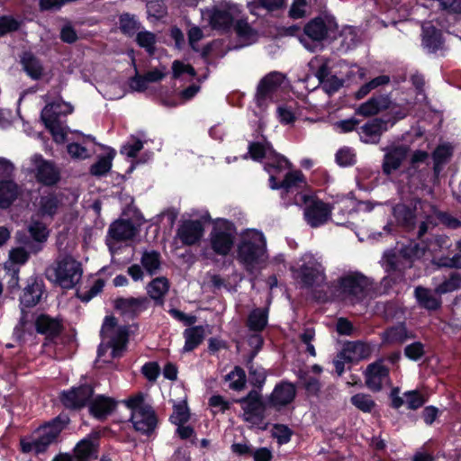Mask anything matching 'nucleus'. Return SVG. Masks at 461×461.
Wrapping results in <instances>:
<instances>
[{
    "label": "nucleus",
    "mask_w": 461,
    "mask_h": 461,
    "mask_svg": "<svg viewBox=\"0 0 461 461\" xmlns=\"http://www.w3.org/2000/svg\"><path fill=\"white\" fill-rule=\"evenodd\" d=\"M172 70L174 78H178L184 73H187L192 77L196 75L194 68L191 65L185 64L179 60H175L173 62Z\"/></svg>",
    "instance_id": "nucleus-62"
},
{
    "label": "nucleus",
    "mask_w": 461,
    "mask_h": 461,
    "mask_svg": "<svg viewBox=\"0 0 461 461\" xmlns=\"http://www.w3.org/2000/svg\"><path fill=\"white\" fill-rule=\"evenodd\" d=\"M32 171H35L36 178L44 185H54L59 179V170L53 162L45 160L41 155L35 154L31 157Z\"/></svg>",
    "instance_id": "nucleus-14"
},
{
    "label": "nucleus",
    "mask_w": 461,
    "mask_h": 461,
    "mask_svg": "<svg viewBox=\"0 0 461 461\" xmlns=\"http://www.w3.org/2000/svg\"><path fill=\"white\" fill-rule=\"evenodd\" d=\"M408 338V331L403 325L393 327L384 334V340L387 343H402Z\"/></svg>",
    "instance_id": "nucleus-45"
},
{
    "label": "nucleus",
    "mask_w": 461,
    "mask_h": 461,
    "mask_svg": "<svg viewBox=\"0 0 461 461\" xmlns=\"http://www.w3.org/2000/svg\"><path fill=\"white\" fill-rule=\"evenodd\" d=\"M136 41L140 47L146 49L150 54L153 53L156 42V36L154 33L148 31L139 32L136 36Z\"/></svg>",
    "instance_id": "nucleus-53"
},
{
    "label": "nucleus",
    "mask_w": 461,
    "mask_h": 461,
    "mask_svg": "<svg viewBox=\"0 0 461 461\" xmlns=\"http://www.w3.org/2000/svg\"><path fill=\"white\" fill-rule=\"evenodd\" d=\"M81 263L69 255H60L46 269V276L63 289H71L81 280Z\"/></svg>",
    "instance_id": "nucleus-3"
},
{
    "label": "nucleus",
    "mask_w": 461,
    "mask_h": 461,
    "mask_svg": "<svg viewBox=\"0 0 461 461\" xmlns=\"http://www.w3.org/2000/svg\"><path fill=\"white\" fill-rule=\"evenodd\" d=\"M95 447L94 440L86 438L77 444L74 455L59 454L52 461H89V458L95 453Z\"/></svg>",
    "instance_id": "nucleus-19"
},
{
    "label": "nucleus",
    "mask_w": 461,
    "mask_h": 461,
    "mask_svg": "<svg viewBox=\"0 0 461 461\" xmlns=\"http://www.w3.org/2000/svg\"><path fill=\"white\" fill-rule=\"evenodd\" d=\"M302 264L295 270L296 278L305 286L319 285L325 280V273L321 258L312 254H304L301 258Z\"/></svg>",
    "instance_id": "nucleus-11"
},
{
    "label": "nucleus",
    "mask_w": 461,
    "mask_h": 461,
    "mask_svg": "<svg viewBox=\"0 0 461 461\" xmlns=\"http://www.w3.org/2000/svg\"><path fill=\"white\" fill-rule=\"evenodd\" d=\"M338 23L333 16L324 15L312 19L304 26V33L314 41L335 39Z\"/></svg>",
    "instance_id": "nucleus-12"
},
{
    "label": "nucleus",
    "mask_w": 461,
    "mask_h": 461,
    "mask_svg": "<svg viewBox=\"0 0 461 461\" xmlns=\"http://www.w3.org/2000/svg\"><path fill=\"white\" fill-rule=\"evenodd\" d=\"M351 403L364 412H370L375 406L372 397L366 393H357L350 399Z\"/></svg>",
    "instance_id": "nucleus-49"
},
{
    "label": "nucleus",
    "mask_w": 461,
    "mask_h": 461,
    "mask_svg": "<svg viewBox=\"0 0 461 461\" xmlns=\"http://www.w3.org/2000/svg\"><path fill=\"white\" fill-rule=\"evenodd\" d=\"M306 186L303 174L301 171H292L286 173L285 179L278 184V188H283L286 193L294 189L302 190Z\"/></svg>",
    "instance_id": "nucleus-35"
},
{
    "label": "nucleus",
    "mask_w": 461,
    "mask_h": 461,
    "mask_svg": "<svg viewBox=\"0 0 461 461\" xmlns=\"http://www.w3.org/2000/svg\"><path fill=\"white\" fill-rule=\"evenodd\" d=\"M461 288V274L457 272L452 273L447 279L443 281L435 288V292L441 295L455 292Z\"/></svg>",
    "instance_id": "nucleus-41"
},
{
    "label": "nucleus",
    "mask_w": 461,
    "mask_h": 461,
    "mask_svg": "<svg viewBox=\"0 0 461 461\" xmlns=\"http://www.w3.org/2000/svg\"><path fill=\"white\" fill-rule=\"evenodd\" d=\"M237 259L249 273L267 261V240L261 231L247 230L241 233Z\"/></svg>",
    "instance_id": "nucleus-1"
},
{
    "label": "nucleus",
    "mask_w": 461,
    "mask_h": 461,
    "mask_svg": "<svg viewBox=\"0 0 461 461\" xmlns=\"http://www.w3.org/2000/svg\"><path fill=\"white\" fill-rule=\"evenodd\" d=\"M183 335L185 338L183 351L190 352L203 341L205 338V330L203 326H194L185 329Z\"/></svg>",
    "instance_id": "nucleus-30"
},
{
    "label": "nucleus",
    "mask_w": 461,
    "mask_h": 461,
    "mask_svg": "<svg viewBox=\"0 0 461 461\" xmlns=\"http://www.w3.org/2000/svg\"><path fill=\"white\" fill-rule=\"evenodd\" d=\"M249 154L254 160H258L263 158H268L270 153L274 151L270 144H261L258 142L251 143L249 148Z\"/></svg>",
    "instance_id": "nucleus-51"
},
{
    "label": "nucleus",
    "mask_w": 461,
    "mask_h": 461,
    "mask_svg": "<svg viewBox=\"0 0 461 461\" xmlns=\"http://www.w3.org/2000/svg\"><path fill=\"white\" fill-rule=\"evenodd\" d=\"M148 299L140 298H119L115 301V308L122 314L134 315L147 308Z\"/></svg>",
    "instance_id": "nucleus-28"
},
{
    "label": "nucleus",
    "mask_w": 461,
    "mask_h": 461,
    "mask_svg": "<svg viewBox=\"0 0 461 461\" xmlns=\"http://www.w3.org/2000/svg\"><path fill=\"white\" fill-rule=\"evenodd\" d=\"M140 263L149 275L154 276L161 267L160 254L155 250L144 251L140 258Z\"/></svg>",
    "instance_id": "nucleus-38"
},
{
    "label": "nucleus",
    "mask_w": 461,
    "mask_h": 461,
    "mask_svg": "<svg viewBox=\"0 0 461 461\" xmlns=\"http://www.w3.org/2000/svg\"><path fill=\"white\" fill-rule=\"evenodd\" d=\"M435 290L432 291L423 286H417L414 296L418 304L428 311H436L441 306V299Z\"/></svg>",
    "instance_id": "nucleus-24"
},
{
    "label": "nucleus",
    "mask_w": 461,
    "mask_h": 461,
    "mask_svg": "<svg viewBox=\"0 0 461 461\" xmlns=\"http://www.w3.org/2000/svg\"><path fill=\"white\" fill-rule=\"evenodd\" d=\"M453 149L449 144L439 145L433 152L434 170L439 172L441 166L446 164L451 158Z\"/></svg>",
    "instance_id": "nucleus-42"
},
{
    "label": "nucleus",
    "mask_w": 461,
    "mask_h": 461,
    "mask_svg": "<svg viewBox=\"0 0 461 461\" xmlns=\"http://www.w3.org/2000/svg\"><path fill=\"white\" fill-rule=\"evenodd\" d=\"M65 425V420H62L59 417L55 418L50 422L40 427L32 435V439H22V450L25 453L35 452L39 454L44 452L57 439Z\"/></svg>",
    "instance_id": "nucleus-4"
},
{
    "label": "nucleus",
    "mask_w": 461,
    "mask_h": 461,
    "mask_svg": "<svg viewBox=\"0 0 461 461\" xmlns=\"http://www.w3.org/2000/svg\"><path fill=\"white\" fill-rule=\"evenodd\" d=\"M294 203L300 206L304 205V219L313 228L326 223L330 219V207L307 194L298 193L294 197Z\"/></svg>",
    "instance_id": "nucleus-7"
},
{
    "label": "nucleus",
    "mask_w": 461,
    "mask_h": 461,
    "mask_svg": "<svg viewBox=\"0 0 461 461\" xmlns=\"http://www.w3.org/2000/svg\"><path fill=\"white\" fill-rule=\"evenodd\" d=\"M373 289L372 281L360 272H349L339 279L340 294L352 303L363 301Z\"/></svg>",
    "instance_id": "nucleus-6"
},
{
    "label": "nucleus",
    "mask_w": 461,
    "mask_h": 461,
    "mask_svg": "<svg viewBox=\"0 0 461 461\" xmlns=\"http://www.w3.org/2000/svg\"><path fill=\"white\" fill-rule=\"evenodd\" d=\"M21 187L13 180H0V208H8L21 194Z\"/></svg>",
    "instance_id": "nucleus-27"
},
{
    "label": "nucleus",
    "mask_w": 461,
    "mask_h": 461,
    "mask_svg": "<svg viewBox=\"0 0 461 461\" xmlns=\"http://www.w3.org/2000/svg\"><path fill=\"white\" fill-rule=\"evenodd\" d=\"M391 100L386 95H379L370 98L368 101L361 104L356 110V113L368 117L375 115L381 111L390 107Z\"/></svg>",
    "instance_id": "nucleus-23"
},
{
    "label": "nucleus",
    "mask_w": 461,
    "mask_h": 461,
    "mask_svg": "<svg viewBox=\"0 0 461 461\" xmlns=\"http://www.w3.org/2000/svg\"><path fill=\"white\" fill-rule=\"evenodd\" d=\"M73 112V106L69 103L57 101L47 104L41 111V120L43 122H59L60 115H67Z\"/></svg>",
    "instance_id": "nucleus-26"
},
{
    "label": "nucleus",
    "mask_w": 461,
    "mask_h": 461,
    "mask_svg": "<svg viewBox=\"0 0 461 461\" xmlns=\"http://www.w3.org/2000/svg\"><path fill=\"white\" fill-rule=\"evenodd\" d=\"M115 156V151L111 149L106 156L102 157L96 163L92 165L91 173L95 176H102L107 173L112 167V160Z\"/></svg>",
    "instance_id": "nucleus-44"
},
{
    "label": "nucleus",
    "mask_w": 461,
    "mask_h": 461,
    "mask_svg": "<svg viewBox=\"0 0 461 461\" xmlns=\"http://www.w3.org/2000/svg\"><path fill=\"white\" fill-rule=\"evenodd\" d=\"M285 81V76L277 71H273L262 77L258 85L256 101L259 107H267L273 101L274 95L281 87Z\"/></svg>",
    "instance_id": "nucleus-13"
},
{
    "label": "nucleus",
    "mask_w": 461,
    "mask_h": 461,
    "mask_svg": "<svg viewBox=\"0 0 461 461\" xmlns=\"http://www.w3.org/2000/svg\"><path fill=\"white\" fill-rule=\"evenodd\" d=\"M61 205V199L56 194H48L41 197L39 212L42 216L52 217Z\"/></svg>",
    "instance_id": "nucleus-37"
},
{
    "label": "nucleus",
    "mask_w": 461,
    "mask_h": 461,
    "mask_svg": "<svg viewBox=\"0 0 461 461\" xmlns=\"http://www.w3.org/2000/svg\"><path fill=\"white\" fill-rule=\"evenodd\" d=\"M235 32L239 38L246 41L247 44H249L256 39L255 31L244 20H240L239 18L236 20Z\"/></svg>",
    "instance_id": "nucleus-47"
},
{
    "label": "nucleus",
    "mask_w": 461,
    "mask_h": 461,
    "mask_svg": "<svg viewBox=\"0 0 461 461\" xmlns=\"http://www.w3.org/2000/svg\"><path fill=\"white\" fill-rule=\"evenodd\" d=\"M243 410V419L252 424L259 423L264 418L265 405L260 393L252 390L249 393L238 401Z\"/></svg>",
    "instance_id": "nucleus-15"
},
{
    "label": "nucleus",
    "mask_w": 461,
    "mask_h": 461,
    "mask_svg": "<svg viewBox=\"0 0 461 461\" xmlns=\"http://www.w3.org/2000/svg\"><path fill=\"white\" fill-rule=\"evenodd\" d=\"M409 148L405 145H400L390 149L384 155L383 170L384 174L390 175L397 170L402 162L406 158Z\"/></svg>",
    "instance_id": "nucleus-22"
},
{
    "label": "nucleus",
    "mask_w": 461,
    "mask_h": 461,
    "mask_svg": "<svg viewBox=\"0 0 461 461\" xmlns=\"http://www.w3.org/2000/svg\"><path fill=\"white\" fill-rule=\"evenodd\" d=\"M273 436L279 444H285L290 441L292 431L287 426L278 424L273 429Z\"/></svg>",
    "instance_id": "nucleus-60"
},
{
    "label": "nucleus",
    "mask_w": 461,
    "mask_h": 461,
    "mask_svg": "<svg viewBox=\"0 0 461 461\" xmlns=\"http://www.w3.org/2000/svg\"><path fill=\"white\" fill-rule=\"evenodd\" d=\"M240 7L238 5L222 2L210 9L202 11L203 17H207L213 29L228 30L238 20Z\"/></svg>",
    "instance_id": "nucleus-9"
},
{
    "label": "nucleus",
    "mask_w": 461,
    "mask_h": 461,
    "mask_svg": "<svg viewBox=\"0 0 461 461\" xmlns=\"http://www.w3.org/2000/svg\"><path fill=\"white\" fill-rule=\"evenodd\" d=\"M20 23L11 16L0 17V35L4 36L8 32H15L19 29Z\"/></svg>",
    "instance_id": "nucleus-58"
},
{
    "label": "nucleus",
    "mask_w": 461,
    "mask_h": 461,
    "mask_svg": "<svg viewBox=\"0 0 461 461\" xmlns=\"http://www.w3.org/2000/svg\"><path fill=\"white\" fill-rule=\"evenodd\" d=\"M336 161L342 167L352 166L356 162V154L350 148H341L336 153Z\"/></svg>",
    "instance_id": "nucleus-54"
},
{
    "label": "nucleus",
    "mask_w": 461,
    "mask_h": 461,
    "mask_svg": "<svg viewBox=\"0 0 461 461\" xmlns=\"http://www.w3.org/2000/svg\"><path fill=\"white\" fill-rule=\"evenodd\" d=\"M404 354L411 360H418L424 354L423 345L420 342L411 343L405 348Z\"/></svg>",
    "instance_id": "nucleus-63"
},
{
    "label": "nucleus",
    "mask_w": 461,
    "mask_h": 461,
    "mask_svg": "<svg viewBox=\"0 0 461 461\" xmlns=\"http://www.w3.org/2000/svg\"><path fill=\"white\" fill-rule=\"evenodd\" d=\"M126 406L131 411V420L136 430L149 434L157 427L158 420L152 408L144 402V395L140 393L125 401Z\"/></svg>",
    "instance_id": "nucleus-5"
},
{
    "label": "nucleus",
    "mask_w": 461,
    "mask_h": 461,
    "mask_svg": "<svg viewBox=\"0 0 461 461\" xmlns=\"http://www.w3.org/2000/svg\"><path fill=\"white\" fill-rule=\"evenodd\" d=\"M339 36L342 38L341 47L345 50L354 48L358 42L357 31L352 26H345L341 30Z\"/></svg>",
    "instance_id": "nucleus-46"
},
{
    "label": "nucleus",
    "mask_w": 461,
    "mask_h": 461,
    "mask_svg": "<svg viewBox=\"0 0 461 461\" xmlns=\"http://www.w3.org/2000/svg\"><path fill=\"white\" fill-rule=\"evenodd\" d=\"M225 380L230 382V388L240 391L245 385L246 375L242 368L236 366L225 376Z\"/></svg>",
    "instance_id": "nucleus-48"
},
{
    "label": "nucleus",
    "mask_w": 461,
    "mask_h": 461,
    "mask_svg": "<svg viewBox=\"0 0 461 461\" xmlns=\"http://www.w3.org/2000/svg\"><path fill=\"white\" fill-rule=\"evenodd\" d=\"M388 130V122L375 118L362 127L358 131L360 140L365 143L375 144L379 141L383 132Z\"/></svg>",
    "instance_id": "nucleus-20"
},
{
    "label": "nucleus",
    "mask_w": 461,
    "mask_h": 461,
    "mask_svg": "<svg viewBox=\"0 0 461 461\" xmlns=\"http://www.w3.org/2000/svg\"><path fill=\"white\" fill-rule=\"evenodd\" d=\"M295 387L291 383H282L276 385L271 393L270 403L275 407L287 405L294 399Z\"/></svg>",
    "instance_id": "nucleus-25"
},
{
    "label": "nucleus",
    "mask_w": 461,
    "mask_h": 461,
    "mask_svg": "<svg viewBox=\"0 0 461 461\" xmlns=\"http://www.w3.org/2000/svg\"><path fill=\"white\" fill-rule=\"evenodd\" d=\"M67 149L71 158L76 159H86L90 157L88 150L77 143L68 144Z\"/></svg>",
    "instance_id": "nucleus-64"
},
{
    "label": "nucleus",
    "mask_w": 461,
    "mask_h": 461,
    "mask_svg": "<svg viewBox=\"0 0 461 461\" xmlns=\"http://www.w3.org/2000/svg\"><path fill=\"white\" fill-rule=\"evenodd\" d=\"M348 354V352H352L354 354L351 357V359H362L366 358L370 354L369 347L363 342H355L348 346V348L344 350Z\"/></svg>",
    "instance_id": "nucleus-55"
},
{
    "label": "nucleus",
    "mask_w": 461,
    "mask_h": 461,
    "mask_svg": "<svg viewBox=\"0 0 461 461\" xmlns=\"http://www.w3.org/2000/svg\"><path fill=\"white\" fill-rule=\"evenodd\" d=\"M291 164L284 156L277 154L275 150L270 153V156L266 161L265 169L270 175V187L272 189H278V183L276 182V175L284 170L290 168Z\"/></svg>",
    "instance_id": "nucleus-21"
},
{
    "label": "nucleus",
    "mask_w": 461,
    "mask_h": 461,
    "mask_svg": "<svg viewBox=\"0 0 461 461\" xmlns=\"http://www.w3.org/2000/svg\"><path fill=\"white\" fill-rule=\"evenodd\" d=\"M28 231L31 237L37 242H45L49 236L46 225L33 218L28 226Z\"/></svg>",
    "instance_id": "nucleus-43"
},
{
    "label": "nucleus",
    "mask_w": 461,
    "mask_h": 461,
    "mask_svg": "<svg viewBox=\"0 0 461 461\" xmlns=\"http://www.w3.org/2000/svg\"><path fill=\"white\" fill-rule=\"evenodd\" d=\"M405 403L411 410H416L423 405L425 400L416 391H409L404 393Z\"/></svg>",
    "instance_id": "nucleus-59"
},
{
    "label": "nucleus",
    "mask_w": 461,
    "mask_h": 461,
    "mask_svg": "<svg viewBox=\"0 0 461 461\" xmlns=\"http://www.w3.org/2000/svg\"><path fill=\"white\" fill-rule=\"evenodd\" d=\"M392 212L398 224L408 229H412L416 219H420L418 236L421 238L430 225H434L433 215L436 213L435 208L424 202L418 201L413 208L403 203L396 204L392 207Z\"/></svg>",
    "instance_id": "nucleus-2"
},
{
    "label": "nucleus",
    "mask_w": 461,
    "mask_h": 461,
    "mask_svg": "<svg viewBox=\"0 0 461 461\" xmlns=\"http://www.w3.org/2000/svg\"><path fill=\"white\" fill-rule=\"evenodd\" d=\"M115 404L113 398L104 395H97L90 402L89 411L94 417L102 419L113 411Z\"/></svg>",
    "instance_id": "nucleus-29"
},
{
    "label": "nucleus",
    "mask_w": 461,
    "mask_h": 461,
    "mask_svg": "<svg viewBox=\"0 0 461 461\" xmlns=\"http://www.w3.org/2000/svg\"><path fill=\"white\" fill-rule=\"evenodd\" d=\"M401 255L407 259L414 260L425 255V249L419 244L411 243L401 249Z\"/></svg>",
    "instance_id": "nucleus-56"
},
{
    "label": "nucleus",
    "mask_w": 461,
    "mask_h": 461,
    "mask_svg": "<svg viewBox=\"0 0 461 461\" xmlns=\"http://www.w3.org/2000/svg\"><path fill=\"white\" fill-rule=\"evenodd\" d=\"M94 390L90 385H81L72 387L68 391H63L60 394V401L62 404L72 410H79L88 403L92 398Z\"/></svg>",
    "instance_id": "nucleus-16"
},
{
    "label": "nucleus",
    "mask_w": 461,
    "mask_h": 461,
    "mask_svg": "<svg viewBox=\"0 0 461 461\" xmlns=\"http://www.w3.org/2000/svg\"><path fill=\"white\" fill-rule=\"evenodd\" d=\"M101 335L103 340L112 348V357H120L128 341V329L125 326L118 327L115 318L107 316L102 326Z\"/></svg>",
    "instance_id": "nucleus-10"
},
{
    "label": "nucleus",
    "mask_w": 461,
    "mask_h": 461,
    "mask_svg": "<svg viewBox=\"0 0 461 461\" xmlns=\"http://www.w3.org/2000/svg\"><path fill=\"white\" fill-rule=\"evenodd\" d=\"M43 294V285L33 281L28 285L21 297V303L26 307L35 306L41 300Z\"/></svg>",
    "instance_id": "nucleus-33"
},
{
    "label": "nucleus",
    "mask_w": 461,
    "mask_h": 461,
    "mask_svg": "<svg viewBox=\"0 0 461 461\" xmlns=\"http://www.w3.org/2000/svg\"><path fill=\"white\" fill-rule=\"evenodd\" d=\"M147 12L149 16L159 19L166 14L167 8L162 0H152L147 4Z\"/></svg>",
    "instance_id": "nucleus-57"
},
{
    "label": "nucleus",
    "mask_w": 461,
    "mask_h": 461,
    "mask_svg": "<svg viewBox=\"0 0 461 461\" xmlns=\"http://www.w3.org/2000/svg\"><path fill=\"white\" fill-rule=\"evenodd\" d=\"M120 29L124 34L132 36L140 29V23L133 15L123 14L120 16Z\"/></svg>",
    "instance_id": "nucleus-50"
},
{
    "label": "nucleus",
    "mask_w": 461,
    "mask_h": 461,
    "mask_svg": "<svg viewBox=\"0 0 461 461\" xmlns=\"http://www.w3.org/2000/svg\"><path fill=\"white\" fill-rule=\"evenodd\" d=\"M203 226L200 221H185L177 229L176 237L185 245L196 244L203 236Z\"/></svg>",
    "instance_id": "nucleus-18"
},
{
    "label": "nucleus",
    "mask_w": 461,
    "mask_h": 461,
    "mask_svg": "<svg viewBox=\"0 0 461 461\" xmlns=\"http://www.w3.org/2000/svg\"><path fill=\"white\" fill-rule=\"evenodd\" d=\"M189 419V411L185 402H181L174 405V411L170 416V420L176 425H181Z\"/></svg>",
    "instance_id": "nucleus-52"
},
{
    "label": "nucleus",
    "mask_w": 461,
    "mask_h": 461,
    "mask_svg": "<svg viewBox=\"0 0 461 461\" xmlns=\"http://www.w3.org/2000/svg\"><path fill=\"white\" fill-rule=\"evenodd\" d=\"M46 127L50 131L54 140L58 143H63L66 140L67 132L59 124V122H43Z\"/></svg>",
    "instance_id": "nucleus-61"
},
{
    "label": "nucleus",
    "mask_w": 461,
    "mask_h": 461,
    "mask_svg": "<svg viewBox=\"0 0 461 461\" xmlns=\"http://www.w3.org/2000/svg\"><path fill=\"white\" fill-rule=\"evenodd\" d=\"M35 325L37 331L42 334L56 335L60 330L59 321L47 315L39 316Z\"/></svg>",
    "instance_id": "nucleus-40"
},
{
    "label": "nucleus",
    "mask_w": 461,
    "mask_h": 461,
    "mask_svg": "<svg viewBox=\"0 0 461 461\" xmlns=\"http://www.w3.org/2000/svg\"><path fill=\"white\" fill-rule=\"evenodd\" d=\"M169 290V282L166 277H157L147 286L148 294L155 301L163 302L164 296Z\"/></svg>",
    "instance_id": "nucleus-36"
},
{
    "label": "nucleus",
    "mask_w": 461,
    "mask_h": 461,
    "mask_svg": "<svg viewBox=\"0 0 461 461\" xmlns=\"http://www.w3.org/2000/svg\"><path fill=\"white\" fill-rule=\"evenodd\" d=\"M423 29V46L428 49L429 51L434 52L441 47L442 39L441 33L430 23L425 24Z\"/></svg>",
    "instance_id": "nucleus-34"
},
{
    "label": "nucleus",
    "mask_w": 461,
    "mask_h": 461,
    "mask_svg": "<svg viewBox=\"0 0 461 461\" xmlns=\"http://www.w3.org/2000/svg\"><path fill=\"white\" fill-rule=\"evenodd\" d=\"M21 63L24 71L32 79L38 80L43 76L44 69L41 62L32 53H24Z\"/></svg>",
    "instance_id": "nucleus-32"
},
{
    "label": "nucleus",
    "mask_w": 461,
    "mask_h": 461,
    "mask_svg": "<svg viewBox=\"0 0 461 461\" xmlns=\"http://www.w3.org/2000/svg\"><path fill=\"white\" fill-rule=\"evenodd\" d=\"M109 233L116 240H126L135 236L136 229L130 221H117L111 225Z\"/></svg>",
    "instance_id": "nucleus-31"
},
{
    "label": "nucleus",
    "mask_w": 461,
    "mask_h": 461,
    "mask_svg": "<svg viewBox=\"0 0 461 461\" xmlns=\"http://www.w3.org/2000/svg\"><path fill=\"white\" fill-rule=\"evenodd\" d=\"M268 310L267 308L254 309L249 315L248 327L254 331H261L267 324Z\"/></svg>",
    "instance_id": "nucleus-39"
},
{
    "label": "nucleus",
    "mask_w": 461,
    "mask_h": 461,
    "mask_svg": "<svg viewBox=\"0 0 461 461\" xmlns=\"http://www.w3.org/2000/svg\"><path fill=\"white\" fill-rule=\"evenodd\" d=\"M365 376L366 386L372 391L378 392L388 382L389 370L380 360L367 366Z\"/></svg>",
    "instance_id": "nucleus-17"
},
{
    "label": "nucleus",
    "mask_w": 461,
    "mask_h": 461,
    "mask_svg": "<svg viewBox=\"0 0 461 461\" xmlns=\"http://www.w3.org/2000/svg\"><path fill=\"white\" fill-rule=\"evenodd\" d=\"M236 229L226 220H217L209 234L212 250L219 256H227L234 245Z\"/></svg>",
    "instance_id": "nucleus-8"
}]
</instances>
